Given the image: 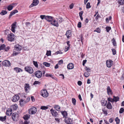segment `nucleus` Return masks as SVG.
Returning <instances> with one entry per match:
<instances>
[{
	"label": "nucleus",
	"mask_w": 124,
	"mask_h": 124,
	"mask_svg": "<svg viewBox=\"0 0 124 124\" xmlns=\"http://www.w3.org/2000/svg\"><path fill=\"white\" fill-rule=\"evenodd\" d=\"M7 39L8 41L11 42L14 41L16 39L15 35L12 33H10L8 35Z\"/></svg>",
	"instance_id": "f257e3e1"
},
{
	"label": "nucleus",
	"mask_w": 124,
	"mask_h": 124,
	"mask_svg": "<svg viewBox=\"0 0 124 124\" xmlns=\"http://www.w3.org/2000/svg\"><path fill=\"white\" fill-rule=\"evenodd\" d=\"M19 117V115L18 114L16 113H13L12 115V120L15 121H17Z\"/></svg>",
	"instance_id": "f03ea898"
},
{
	"label": "nucleus",
	"mask_w": 124,
	"mask_h": 124,
	"mask_svg": "<svg viewBox=\"0 0 124 124\" xmlns=\"http://www.w3.org/2000/svg\"><path fill=\"white\" fill-rule=\"evenodd\" d=\"M41 94L43 97L46 98L48 96V93L46 90H41Z\"/></svg>",
	"instance_id": "7ed1b4c3"
},
{
	"label": "nucleus",
	"mask_w": 124,
	"mask_h": 124,
	"mask_svg": "<svg viewBox=\"0 0 124 124\" xmlns=\"http://www.w3.org/2000/svg\"><path fill=\"white\" fill-rule=\"evenodd\" d=\"M37 111L36 108L35 107H32L29 110V113L30 114H35Z\"/></svg>",
	"instance_id": "20e7f679"
},
{
	"label": "nucleus",
	"mask_w": 124,
	"mask_h": 124,
	"mask_svg": "<svg viewBox=\"0 0 124 124\" xmlns=\"http://www.w3.org/2000/svg\"><path fill=\"white\" fill-rule=\"evenodd\" d=\"M24 70L26 71L30 74H32L33 72V70L31 67L28 66H26L24 68Z\"/></svg>",
	"instance_id": "39448f33"
},
{
	"label": "nucleus",
	"mask_w": 124,
	"mask_h": 124,
	"mask_svg": "<svg viewBox=\"0 0 124 124\" xmlns=\"http://www.w3.org/2000/svg\"><path fill=\"white\" fill-rule=\"evenodd\" d=\"M2 64L3 66L6 67H9L11 66V63L10 62L7 60L3 61L2 62Z\"/></svg>",
	"instance_id": "423d86ee"
},
{
	"label": "nucleus",
	"mask_w": 124,
	"mask_h": 124,
	"mask_svg": "<svg viewBox=\"0 0 124 124\" xmlns=\"http://www.w3.org/2000/svg\"><path fill=\"white\" fill-rule=\"evenodd\" d=\"M35 75L36 77L38 78H40L42 75V72L39 70H38L35 73Z\"/></svg>",
	"instance_id": "0eeeda50"
},
{
	"label": "nucleus",
	"mask_w": 124,
	"mask_h": 124,
	"mask_svg": "<svg viewBox=\"0 0 124 124\" xmlns=\"http://www.w3.org/2000/svg\"><path fill=\"white\" fill-rule=\"evenodd\" d=\"M113 62L111 60H108L106 61V64L108 68H110L112 65Z\"/></svg>",
	"instance_id": "6e6552de"
},
{
	"label": "nucleus",
	"mask_w": 124,
	"mask_h": 124,
	"mask_svg": "<svg viewBox=\"0 0 124 124\" xmlns=\"http://www.w3.org/2000/svg\"><path fill=\"white\" fill-rule=\"evenodd\" d=\"M39 3V1L38 0H33L32 3L30 6V7L31 8L33 6H35L38 5Z\"/></svg>",
	"instance_id": "1a4fd4ad"
},
{
	"label": "nucleus",
	"mask_w": 124,
	"mask_h": 124,
	"mask_svg": "<svg viewBox=\"0 0 124 124\" xmlns=\"http://www.w3.org/2000/svg\"><path fill=\"white\" fill-rule=\"evenodd\" d=\"M51 24L57 27L59 26V24L57 21L54 20H53L51 23Z\"/></svg>",
	"instance_id": "9d476101"
},
{
	"label": "nucleus",
	"mask_w": 124,
	"mask_h": 124,
	"mask_svg": "<svg viewBox=\"0 0 124 124\" xmlns=\"http://www.w3.org/2000/svg\"><path fill=\"white\" fill-rule=\"evenodd\" d=\"M15 50L18 51H20L22 49V46L18 44H17L15 45Z\"/></svg>",
	"instance_id": "9b49d317"
},
{
	"label": "nucleus",
	"mask_w": 124,
	"mask_h": 124,
	"mask_svg": "<svg viewBox=\"0 0 124 124\" xmlns=\"http://www.w3.org/2000/svg\"><path fill=\"white\" fill-rule=\"evenodd\" d=\"M19 99V96L18 95H16L13 97L12 101L14 102H16Z\"/></svg>",
	"instance_id": "f8f14e48"
},
{
	"label": "nucleus",
	"mask_w": 124,
	"mask_h": 124,
	"mask_svg": "<svg viewBox=\"0 0 124 124\" xmlns=\"http://www.w3.org/2000/svg\"><path fill=\"white\" fill-rule=\"evenodd\" d=\"M16 23H15L11 25V30L14 33L15 31V28H16Z\"/></svg>",
	"instance_id": "ddd939ff"
},
{
	"label": "nucleus",
	"mask_w": 124,
	"mask_h": 124,
	"mask_svg": "<svg viewBox=\"0 0 124 124\" xmlns=\"http://www.w3.org/2000/svg\"><path fill=\"white\" fill-rule=\"evenodd\" d=\"M53 17L50 16H46L45 18V19L47 21L49 22H51L53 20Z\"/></svg>",
	"instance_id": "4468645a"
},
{
	"label": "nucleus",
	"mask_w": 124,
	"mask_h": 124,
	"mask_svg": "<svg viewBox=\"0 0 124 124\" xmlns=\"http://www.w3.org/2000/svg\"><path fill=\"white\" fill-rule=\"evenodd\" d=\"M50 111L51 112L52 115L53 116L56 117L58 115V113L56 112V111L55 110H53L52 108L50 109Z\"/></svg>",
	"instance_id": "2eb2a0df"
},
{
	"label": "nucleus",
	"mask_w": 124,
	"mask_h": 124,
	"mask_svg": "<svg viewBox=\"0 0 124 124\" xmlns=\"http://www.w3.org/2000/svg\"><path fill=\"white\" fill-rule=\"evenodd\" d=\"M17 105L16 104H15L10 106V110L12 111L16 110L17 109Z\"/></svg>",
	"instance_id": "dca6fc26"
},
{
	"label": "nucleus",
	"mask_w": 124,
	"mask_h": 124,
	"mask_svg": "<svg viewBox=\"0 0 124 124\" xmlns=\"http://www.w3.org/2000/svg\"><path fill=\"white\" fill-rule=\"evenodd\" d=\"M67 68L69 70L73 69L74 68L73 64L72 63H69L67 66Z\"/></svg>",
	"instance_id": "f3484780"
},
{
	"label": "nucleus",
	"mask_w": 124,
	"mask_h": 124,
	"mask_svg": "<svg viewBox=\"0 0 124 124\" xmlns=\"http://www.w3.org/2000/svg\"><path fill=\"white\" fill-rule=\"evenodd\" d=\"M18 11L16 10H13L12 11L11 13H10V15L8 17L9 19L10 18V17H11L12 16L15 14L16 13H17L18 12Z\"/></svg>",
	"instance_id": "a211bd4d"
},
{
	"label": "nucleus",
	"mask_w": 124,
	"mask_h": 124,
	"mask_svg": "<svg viewBox=\"0 0 124 124\" xmlns=\"http://www.w3.org/2000/svg\"><path fill=\"white\" fill-rule=\"evenodd\" d=\"M29 85L28 84H26L25 85L24 89L25 92L26 93H28L29 91L28 90L29 89Z\"/></svg>",
	"instance_id": "6ab92c4d"
},
{
	"label": "nucleus",
	"mask_w": 124,
	"mask_h": 124,
	"mask_svg": "<svg viewBox=\"0 0 124 124\" xmlns=\"http://www.w3.org/2000/svg\"><path fill=\"white\" fill-rule=\"evenodd\" d=\"M65 35L68 38H69L71 36V35L70 31L68 30L66 31Z\"/></svg>",
	"instance_id": "aec40b11"
},
{
	"label": "nucleus",
	"mask_w": 124,
	"mask_h": 124,
	"mask_svg": "<svg viewBox=\"0 0 124 124\" xmlns=\"http://www.w3.org/2000/svg\"><path fill=\"white\" fill-rule=\"evenodd\" d=\"M106 107L107 108L109 109H112V105L111 103L109 102L107 103L106 105Z\"/></svg>",
	"instance_id": "412c9836"
},
{
	"label": "nucleus",
	"mask_w": 124,
	"mask_h": 124,
	"mask_svg": "<svg viewBox=\"0 0 124 124\" xmlns=\"http://www.w3.org/2000/svg\"><path fill=\"white\" fill-rule=\"evenodd\" d=\"M45 76L47 77H50L53 79L56 80L57 78L54 77L53 75L52 74H46Z\"/></svg>",
	"instance_id": "4be33fe9"
},
{
	"label": "nucleus",
	"mask_w": 124,
	"mask_h": 124,
	"mask_svg": "<svg viewBox=\"0 0 124 124\" xmlns=\"http://www.w3.org/2000/svg\"><path fill=\"white\" fill-rule=\"evenodd\" d=\"M107 90L108 94H112V92L109 86L107 87Z\"/></svg>",
	"instance_id": "5701e85b"
},
{
	"label": "nucleus",
	"mask_w": 124,
	"mask_h": 124,
	"mask_svg": "<svg viewBox=\"0 0 124 124\" xmlns=\"http://www.w3.org/2000/svg\"><path fill=\"white\" fill-rule=\"evenodd\" d=\"M14 70L16 71L17 73L22 71V70L20 68L18 67L14 68Z\"/></svg>",
	"instance_id": "b1692460"
},
{
	"label": "nucleus",
	"mask_w": 124,
	"mask_h": 124,
	"mask_svg": "<svg viewBox=\"0 0 124 124\" xmlns=\"http://www.w3.org/2000/svg\"><path fill=\"white\" fill-rule=\"evenodd\" d=\"M65 122L66 124H68L71 123L72 122V120L70 118H69L65 120Z\"/></svg>",
	"instance_id": "393cba45"
},
{
	"label": "nucleus",
	"mask_w": 124,
	"mask_h": 124,
	"mask_svg": "<svg viewBox=\"0 0 124 124\" xmlns=\"http://www.w3.org/2000/svg\"><path fill=\"white\" fill-rule=\"evenodd\" d=\"M58 23H60L63 21V18L61 17H59L58 18H57Z\"/></svg>",
	"instance_id": "a878e982"
},
{
	"label": "nucleus",
	"mask_w": 124,
	"mask_h": 124,
	"mask_svg": "<svg viewBox=\"0 0 124 124\" xmlns=\"http://www.w3.org/2000/svg\"><path fill=\"white\" fill-rule=\"evenodd\" d=\"M20 104L21 106H23L24 104L26 103L25 101L22 99H21L20 100Z\"/></svg>",
	"instance_id": "bb28decb"
},
{
	"label": "nucleus",
	"mask_w": 124,
	"mask_h": 124,
	"mask_svg": "<svg viewBox=\"0 0 124 124\" xmlns=\"http://www.w3.org/2000/svg\"><path fill=\"white\" fill-rule=\"evenodd\" d=\"M30 115L26 114L24 116L23 118L25 120H27L30 118Z\"/></svg>",
	"instance_id": "cd10ccee"
},
{
	"label": "nucleus",
	"mask_w": 124,
	"mask_h": 124,
	"mask_svg": "<svg viewBox=\"0 0 124 124\" xmlns=\"http://www.w3.org/2000/svg\"><path fill=\"white\" fill-rule=\"evenodd\" d=\"M61 107L58 105H55L54 106V108L58 111H60Z\"/></svg>",
	"instance_id": "c85d7f7f"
},
{
	"label": "nucleus",
	"mask_w": 124,
	"mask_h": 124,
	"mask_svg": "<svg viewBox=\"0 0 124 124\" xmlns=\"http://www.w3.org/2000/svg\"><path fill=\"white\" fill-rule=\"evenodd\" d=\"M6 116H5L4 117L0 116V120L2 122L5 121L6 119Z\"/></svg>",
	"instance_id": "c756f323"
},
{
	"label": "nucleus",
	"mask_w": 124,
	"mask_h": 124,
	"mask_svg": "<svg viewBox=\"0 0 124 124\" xmlns=\"http://www.w3.org/2000/svg\"><path fill=\"white\" fill-rule=\"evenodd\" d=\"M12 110H7L6 112V114L8 116H10L12 113Z\"/></svg>",
	"instance_id": "7c9ffc66"
},
{
	"label": "nucleus",
	"mask_w": 124,
	"mask_h": 124,
	"mask_svg": "<svg viewBox=\"0 0 124 124\" xmlns=\"http://www.w3.org/2000/svg\"><path fill=\"white\" fill-rule=\"evenodd\" d=\"M7 12L6 10H2L0 13V14L2 15H4L7 13Z\"/></svg>",
	"instance_id": "2f4dec72"
},
{
	"label": "nucleus",
	"mask_w": 124,
	"mask_h": 124,
	"mask_svg": "<svg viewBox=\"0 0 124 124\" xmlns=\"http://www.w3.org/2000/svg\"><path fill=\"white\" fill-rule=\"evenodd\" d=\"M20 53L19 51H16V50H14L13 51V55H17L18 54Z\"/></svg>",
	"instance_id": "473e14b6"
},
{
	"label": "nucleus",
	"mask_w": 124,
	"mask_h": 124,
	"mask_svg": "<svg viewBox=\"0 0 124 124\" xmlns=\"http://www.w3.org/2000/svg\"><path fill=\"white\" fill-rule=\"evenodd\" d=\"M5 47L6 46L4 44L1 45L0 47V50L3 49L5 50Z\"/></svg>",
	"instance_id": "72a5a7b5"
},
{
	"label": "nucleus",
	"mask_w": 124,
	"mask_h": 124,
	"mask_svg": "<svg viewBox=\"0 0 124 124\" xmlns=\"http://www.w3.org/2000/svg\"><path fill=\"white\" fill-rule=\"evenodd\" d=\"M119 98L117 96L116 97L115 96H114L113 99L114 101V102L117 101H119Z\"/></svg>",
	"instance_id": "f704fd0d"
},
{
	"label": "nucleus",
	"mask_w": 124,
	"mask_h": 124,
	"mask_svg": "<svg viewBox=\"0 0 124 124\" xmlns=\"http://www.w3.org/2000/svg\"><path fill=\"white\" fill-rule=\"evenodd\" d=\"M89 72H87L84 73V75L85 77H87L90 75V74Z\"/></svg>",
	"instance_id": "c9c22d12"
},
{
	"label": "nucleus",
	"mask_w": 124,
	"mask_h": 124,
	"mask_svg": "<svg viewBox=\"0 0 124 124\" xmlns=\"http://www.w3.org/2000/svg\"><path fill=\"white\" fill-rule=\"evenodd\" d=\"M43 64L45 66L47 67H49L50 66V63L46 62H44L43 63Z\"/></svg>",
	"instance_id": "e433bc0d"
},
{
	"label": "nucleus",
	"mask_w": 124,
	"mask_h": 124,
	"mask_svg": "<svg viewBox=\"0 0 124 124\" xmlns=\"http://www.w3.org/2000/svg\"><path fill=\"white\" fill-rule=\"evenodd\" d=\"M72 101L73 105H75L76 102V99L74 98H72Z\"/></svg>",
	"instance_id": "4c0bfd02"
},
{
	"label": "nucleus",
	"mask_w": 124,
	"mask_h": 124,
	"mask_svg": "<svg viewBox=\"0 0 124 124\" xmlns=\"http://www.w3.org/2000/svg\"><path fill=\"white\" fill-rule=\"evenodd\" d=\"M13 6L11 5H10L7 8V9L8 10L10 11L13 9Z\"/></svg>",
	"instance_id": "58836bf2"
},
{
	"label": "nucleus",
	"mask_w": 124,
	"mask_h": 124,
	"mask_svg": "<svg viewBox=\"0 0 124 124\" xmlns=\"http://www.w3.org/2000/svg\"><path fill=\"white\" fill-rule=\"evenodd\" d=\"M33 62L34 65L35 66L36 68L38 67V65L37 62H36L34 61H33Z\"/></svg>",
	"instance_id": "ea45409f"
},
{
	"label": "nucleus",
	"mask_w": 124,
	"mask_h": 124,
	"mask_svg": "<svg viewBox=\"0 0 124 124\" xmlns=\"http://www.w3.org/2000/svg\"><path fill=\"white\" fill-rule=\"evenodd\" d=\"M94 32H96L98 33H100L101 32V30L99 28H98L95 30Z\"/></svg>",
	"instance_id": "a19ab883"
},
{
	"label": "nucleus",
	"mask_w": 124,
	"mask_h": 124,
	"mask_svg": "<svg viewBox=\"0 0 124 124\" xmlns=\"http://www.w3.org/2000/svg\"><path fill=\"white\" fill-rule=\"evenodd\" d=\"M107 102V101H103L102 102V105L103 106H105Z\"/></svg>",
	"instance_id": "79ce46f5"
},
{
	"label": "nucleus",
	"mask_w": 124,
	"mask_h": 124,
	"mask_svg": "<svg viewBox=\"0 0 124 124\" xmlns=\"http://www.w3.org/2000/svg\"><path fill=\"white\" fill-rule=\"evenodd\" d=\"M102 111L103 112L104 114L106 115H107L108 114L107 110L105 109L104 108L102 109Z\"/></svg>",
	"instance_id": "37998d69"
},
{
	"label": "nucleus",
	"mask_w": 124,
	"mask_h": 124,
	"mask_svg": "<svg viewBox=\"0 0 124 124\" xmlns=\"http://www.w3.org/2000/svg\"><path fill=\"white\" fill-rule=\"evenodd\" d=\"M124 0H119L118 2L119 4L122 5L124 3Z\"/></svg>",
	"instance_id": "c03bdc74"
},
{
	"label": "nucleus",
	"mask_w": 124,
	"mask_h": 124,
	"mask_svg": "<svg viewBox=\"0 0 124 124\" xmlns=\"http://www.w3.org/2000/svg\"><path fill=\"white\" fill-rule=\"evenodd\" d=\"M108 100L109 101H110L111 102H114L113 99H112L110 97L108 98Z\"/></svg>",
	"instance_id": "a18cd8bd"
},
{
	"label": "nucleus",
	"mask_w": 124,
	"mask_h": 124,
	"mask_svg": "<svg viewBox=\"0 0 124 124\" xmlns=\"http://www.w3.org/2000/svg\"><path fill=\"white\" fill-rule=\"evenodd\" d=\"M115 121L116 122V124H119L120 122V119L118 118V117H116L115 119Z\"/></svg>",
	"instance_id": "49530a36"
},
{
	"label": "nucleus",
	"mask_w": 124,
	"mask_h": 124,
	"mask_svg": "<svg viewBox=\"0 0 124 124\" xmlns=\"http://www.w3.org/2000/svg\"><path fill=\"white\" fill-rule=\"evenodd\" d=\"M48 108V107L46 106H42L41 107V109L42 110H46Z\"/></svg>",
	"instance_id": "de8ad7c7"
},
{
	"label": "nucleus",
	"mask_w": 124,
	"mask_h": 124,
	"mask_svg": "<svg viewBox=\"0 0 124 124\" xmlns=\"http://www.w3.org/2000/svg\"><path fill=\"white\" fill-rule=\"evenodd\" d=\"M85 69L86 70V71L88 72H90V69L89 68H88L87 67H85Z\"/></svg>",
	"instance_id": "09e8293b"
},
{
	"label": "nucleus",
	"mask_w": 124,
	"mask_h": 124,
	"mask_svg": "<svg viewBox=\"0 0 124 124\" xmlns=\"http://www.w3.org/2000/svg\"><path fill=\"white\" fill-rule=\"evenodd\" d=\"M91 6L90 5V4L89 2H88L86 5V8H91Z\"/></svg>",
	"instance_id": "8fccbe9b"
},
{
	"label": "nucleus",
	"mask_w": 124,
	"mask_h": 124,
	"mask_svg": "<svg viewBox=\"0 0 124 124\" xmlns=\"http://www.w3.org/2000/svg\"><path fill=\"white\" fill-rule=\"evenodd\" d=\"M112 51L113 52V54L114 55H115L116 54V52L115 49L113 48L112 49Z\"/></svg>",
	"instance_id": "3c124183"
},
{
	"label": "nucleus",
	"mask_w": 124,
	"mask_h": 124,
	"mask_svg": "<svg viewBox=\"0 0 124 124\" xmlns=\"http://www.w3.org/2000/svg\"><path fill=\"white\" fill-rule=\"evenodd\" d=\"M111 29V28L110 27L108 26L106 27V29L107 31L108 32Z\"/></svg>",
	"instance_id": "603ef678"
},
{
	"label": "nucleus",
	"mask_w": 124,
	"mask_h": 124,
	"mask_svg": "<svg viewBox=\"0 0 124 124\" xmlns=\"http://www.w3.org/2000/svg\"><path fill=\"white\" fill-rule=\"evenodd\" d=\"M40 82H39L38 81H35L33 83L34 85L38 84L39 85L40 84Z\"/></svg>",
	"instance_id": "864d4df0"
},
{
	"label": "nucleus",
	"mask_w": 124,
	"mask_h": 124,
	"mask_svg": "<svg viewBox=\"0 0 124 124\" xmlns=\"http://www.w3.org/2000/svg\"><path fill=\"white\" fill-rule=\"evenodd\" d=\"M46 16L45 15H41L40 16V17L41 18V19H43L44 18L45 19L46 17Z\"/></svg>",
	"instance_id": "5fc2aeb1"
},
{
	"label": "nucleus",
	"mask_w": 124,
	"mask_h": 124,
	"mask_svg": "<svg viewBox=\"0 0 124 124\" xmlns=\"http://www.w3.org/2000/svg\"><path fill=\"white\" fill-rule=\"evenodd\" d=\"M77 26L78 28H80L81 27V23L80 22H79L77 25Z\"/></svg>",
	"instance_id": "6e6d98bb"
},
{
	"label": "nucleus",
	"mask_w": 124,
	"mask_h": 124,
	"mask_svg": "<svg viewBox=\"0 0 124 124\" xmlns=\"http://www.w3.org/2000/svg\"><path fill=\"white\" fill-rule=\"evenodd\" d=\"M124 110V109L123 108H121L119 110V113H122L123 112Z\"/></svg>",
	"instance_id": "4d7b16f0"
},
{
	"label": "nucleus",
	"mask_w": 124,
	"mask_h": 124,
	"mask_svg": "<svg viewBox=\"0 0 124 124\" xmlns=\"http://www.w3.org/2000/svg\"><path fill=\"white\" fill-rule=\"evenodd\" d=\"M62 54V53L61 52L60 50L57 51L55 53V54Z\"/></svg>",
	"instance_id": "13d9d810"
},
{
	"label": "nucleus",
	"mask_w": 124,
	"mask_h": 124,
	"mask_svg": "<svg viewBox=\"0 0 124 124\" xmlns=\"http://www.w3.org/2000/svg\"><path fill=\"white\" fill-rule=\"evenodd\" d=\"M51 51H47L46 54L47 56H49L51 55Z\"/></svg>",
	"instance_id": "bf43d9fd"
},
{
	"label": "nucleus",
	"mask_w": 124,
	"mask_h": 124,
	"mask_svg": "<svg viewBox=\"0 0 124 124\" xmlns=\"http://www.w3.org/2000/svg\"><path fill=\"white\" fill-rule=\"evenodd\" d=\"M112 40L113 41V45L115 46H116V43L114 39H113Z\"/></svg>",
	"instance_id": "052dcab7"
},
{
	"label": "nucleus",
	"mask_w": 124,
	"mask_h": 124,
	"mask_svg": "<svg viewBox=\"0 0 124 124\" xmlns=\"http://www.w3.org/2000/svg\"><path fill=\"white\" fill-rule=\"evenodd\" d=\"M10 47L9 46H8L6 47H5V51H7L9 49Z\"/></svg>",
	"instance_id": "680f3d73"
},
{
	"label": "nucleus",
	"mask_w": 124,
	"mask_h": 124,
	"mask_svg": "<svg viewBox=\"0 0 124 124\" xmlns=\"http://www.w3.org/2000/svg\"><path fill=\"white\" fill-rule=\"evenodd\" d=\"M78 84L79 85L81 86L82 84V82L81 81H79L78 82Z\"/></svg>",
	"instance_id": "e2e57ef3"
},
{
	"label": "nucleus",
	"mask_w": 124,
	"mask_h": 124,
	"mask_svg": "<svg viewBox=\"0 0 124 124\" xmlns=\"http://www.w3.org/2000/svg\"><path fill=\"white\" fill-rule=\"evenodd\" d=\"M63 61L62 60H60L58 62V64L59 65H60L63 63Z\"/></svg>",
	"instance_id": "0e129e2a"
},
{
	"label": "nucleus",
	"mask_w": 124,
	"mask_h": 124,
	"mask_svg": "<svg viewBox=\"0 0 124 124\" xmlns=\"http://www.w3.org/2000/svg\"><path fill=\"white\" fill-rule=\"evenodd\" d=\"M83 11H82L81 12H80L79 13V16L80 17H81L82 16V14L83 13Z\"/></svg>",
	"instance_id": "69168bd1"
},
{
	"label": "nucleus",
	"mask_w": 124,
	"mask_h": 124,
	"mask_svg": "<svg viewBox=\"0 0 124 124\" xmlns=\"http://www.w3.org/2000/svg\"><path fill=\"white\" fill-rule=\"evenodd\" d=\"M87 60H84L83 62L82 65L83 66H84Z\"/></svg>",
	"instance_id": "338daca9"
},
{
	"label": "nucleus",
	"mask_w": 124,
	"mask_h": 124,
	"mask_svg": "<svg viewBox=\"0 0 124 124\" xmlns=\"http://www.w3.org/2000/svg\"><path fill=\"white\" fill-rule=\"evenodd\" d=\"M59 76H61V78L62 79H63L64 78V75L62 74H61L59 75Z\"/></svg>",
	"instance_id": "774afa93"
}]
</instances>
